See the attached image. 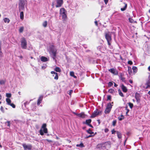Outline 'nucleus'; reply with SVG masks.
Segmentation results:
<instances>
[{
	"mask_svg": "<svg viewBox=\"0 0 150 150\" xmlns=\"http://www.w3.org/2000/svg\"><path fill=\"white\" fill-rule=\"evenodd\" d=\"M119 93L120 95V96H122V97L124 96L123 94L122 93L121 91H119Z\"/></svg>",
	"mask_w": 150,
	"mask_h": 150,
	"instance_id": "obj_46",
	"label": "nucleus"
},
{
	"mask_svg": "<svg viewBox=\"0 0 150 150\" xmlns=\"http://www.w3.org/2000/svg\"><path fill=\"white\" fill-rule=\"evenodd\" d=\"M89 125L90 127H93L91 125L89 124V125Z\"/></svg>",
	"mask_w": 150,
	"mask_h": 150,
	"instance_id": "obj_64",
	"label": "nucleus"
},
{
	"mask_svg": "<svg viewBox=\"0 0 150 150\" xmlns=\"http://www.w3.org/2000/svg\"><path fill=\"white\" fill-rule=\"evenodd\" d=\"M95 23L96 25H98V24H97V21H95Z\"/></svg>",
	"mask_w": 150,
	"mask_h": 150,
	"instance_id": "obj_63",
	"label": "nucleus"
},
{
	"mask_svg": "<svg viewBox=\"0 0 150 150\" xmlns=\"http://www.w3.org/2000/svg\"><path fill=\"white\" fill-rule=\"evenodd\" d=\"M6 101L7 103V104L8 105H9V104H10V103H11V100L8 98H7L6 99Z\"/></svg>",
	"mask_w": 150,
	"mask_h": 150,
	"instance_id": "obj_24",
	"label": "nucleus"
},
{
	"mask_svg": "<svg viewBox=\"0 0 150 150\" xmlns=\"http://www.w3.org/2000/svg\"><path fill=\"white\" fill-rule=\"evenodd\" d=\"M121 88L123 92H126L127 91V88L124 86V85H121Z\"/></svg>",
	"mask_w": 150,
	"mask_h": 150,
	"instance_id": "obj_18",
	"label": "nucleus"
},
{
	"mask_svg": "<svg viewBox=\"0 0 150 150\" xmlns=\"http://www.w3.org/2000/svg\"><path fill=\"white\" fill-rule=\"evenodd\" d=\"M116 132V131H115V130H114V129H113V130L112 131V134H115V132Z\"/></svg>",
	"mask_w": 150,
	"mask_h": 150,
	"instance_id": "obj_50",
	"label": "nucleus"
},
{
	"mask_svg": "<svg viewBox=\"0 0 150 150\" xmlns=\"http://www.w3.org/2000/svg\"><path fill=\"white\" fill-rule=\"evenodd\" d=\"M7 123H8V126H10V123L9 121H7Z\"/></svg>",
	"mask_w": 150,
	"mask_h": 150,
	"instance_id": "obj_55",
	"label": "nucleus"
},
{
	"mask_svg": "<svg viewBox=\"0 0 150 150\" xmlns=\"http://www.w3.org/2000/svg\"><path fill=\"white\" fill-rule=\"evenodd\" d=\"M118 119L119 120H122L124 119V116L122 115H121L120 116L118 117Z\"/></svg>",
	"mask_w": 150,
	"mask_h": 150,
	"instance_id": "obj_28",
	"label": "nucleus"
},
{
	"mask_svg": "<svg viewBox=\"0 0 150 150\" xmlns=\"http://www.w3.org/2000/svg\"><path fill=\"white\" fill-rule=\"evenodd\" d=\"M122 5L123 6V7L121 8V10L122 11H123L126 10L127 7V4L125 3H123Z\"/></svg>",
	"mask_w": 150,
	"mask_h": 150,
	"instance_id": "obj_14",
	"label": "nucleus"
},
{
	"mask_svg": "<svg viewBox=\"0 0 150 150\" xmlns=\"http://www.w3.org/2000/svg\"><path fill=\"white\" fill-rule=\"evenodd\" d=\"M148 69L149 71H150V66L148 67Z\"/></svg>",
	"mask_w": 150,
	"mask_h": 150,
	"instance_id": "obj_62",
	"label": "nucleus"
},
{
	"mask_svg": "<svg viewBox=\"0 0 150 150\" xmlns=\"http://www.w3.org/2000/svg\"><path fill=\"white\" fill-rule=\"evenodd\" d=\"M101 113V111H100L98 110H96L94 111V112L93 113L92 115L91 116V118H94L97 115L100 114Z\"/></svg>",
	"mask_w": 150,
	"mask_h": 150,
	"instance_id": "obj_6",
	"label": "nucleus"
},
{
	"mask_svg": "<svg viewBox=\"0 0 150 150\" xmlns=\"http://www.w3.org/2000/svg\"><path fill=\"white\" fill-rule=\"evenodd\" d=\"M91 122V120L90 119L86 120V124L88 125Z\"/></svg>",
	"mask_w": 150,
	"mask_h": 150,
	"instance_id": "obj_34",
	"label": "nucleus"
},
{
	"mask_svg": "<svg viewBox=\"0 0 150 150\" xmlns=\"http://www.w3.org/2000/svg\"><path fill=\"white\" fill-rule=\"evenodd\" d=\"M21 47L23 49H26L27 48V42L25 38H23L21 40Z\"/></svg>",
	"mask_w": 150,
	"mask_h": 150,
	"instance_id": "obj_4",
	"label": "nucleus"
},
{
	"mask_svg": "<svg viewBox=\"0 0 150 150\" xmlns=\"http://www.w3.org/2000/svg\"><path fill=\"white\" fill-rule=\"evenodd\" d=\"M73 113L75 115H76V116H78V113H75V112H73Z\"/></svg>",
	"mask_w": 150,
	"mask_h": 150,
	"instance_id": "obj_58",
	"label": "nucleus"
},
{
	"mask_svg": "<svg viewBox=\"0 0 150 150\" xmlns=\"http://www.w3.org/2000/svg\"><path fill=\"white\" fill-rule=\"evenodd\" d=\"M5 82V80H0V84L1 85L4 84Z\"/></svg>",
	"mask_w": 150,
	"mask_h": 150,
	"instance_id": "obj_33",
	"label": "nucleus"
},
{
	"mask_svg": "<svg viewBox=\"0 0 150 150\" xmlns=\"http://www.w3.org/2000/svg\"><path fill=\"white\" fill-rule=\"evenodd\" d=\"M47 22L46 21H45L44 22L42 23V25L44 27H46L47 26Z\"/></svg>",
	"mask_w": 150,
	"mask_h": 150,
	"instance_id": "obj_27",
	"label": "nucleus"
},
{
	"mask_svg": "<svg viewBox=\"0 0 150 150\" xmlns=\"http://www.w3.org/2000/svg\"><path fill=\"white\" fill-rule=\"evenodd\" d=\"M135 97L137 102L138 103H139L140 100V94L137 92L135 94Z\"/></svg>",
	"mask_w": 150,
	"mask_h": 150,
	"instance_id": "obj_12",
	"label": "nucleus"
},
{
	"mask_svg": "<svg viewBox=\"0 0 150 150\" xmlns=\"http://www.w3.org/2000/svg\"><path fill=\"white\" fill-rule=\"evenodd\" d=\"M110 41H107L108 42V45H110Z\"/></svg>",
	"mask_w": 150,
	"mask_h": 150,
	"instance_id": "obj_59",
	"label": "nucleus"
},
{
	"mask_svg": "<svg viewBox=\"0 0 150 150\" xmlns=\"http://www.w3.org/2000/svg\"><path fill=\"white\" fill-rule=\"evenodd\" d=\"M4 21L5 23H9L10 21V20L8 18H6L4 19Z\"/></svg>",
	"mask_w": 150,
	"mask_h": 150,
	"instance_id": "obj_22",
	"label": "nucleus"
},
{
	"mask_svg": "<svg viewBox=\"0 0 150 150\" xmlns=\"http://www.w3.org/2000/svg\"><path fill=\"white\" fill-rule=\"evenodd\" d=\"M18 5H25V2L24 0H19Z\"/></svg>",
	"mask_w": 150,
	"mask_h": 150,
	"instance_id": "obj_20",
	"label": "nucleus"
},
{
	"mask_svg": "<svg viewBox=\"0 0 150 150\" xmlns=\"http://www.w3.org/2000/svg\"><path fill=\"white\" fill-rule=\"evenodd\" d=\"M76 146L77 147H84V146L83 144L82 143H81L79 144H77Z\"/></svg>",
	"mask_w": 150,
	"mask_h": 150,
	"instance_id": "obj_31",
	"label": "nucleus"
},
{
	"mask_svg": "<svg viewBox=\"0 0 150 150\" xmlns=\"http://www.w3.org/2000/svg\"><path fill=\"white\" fill-rule=\"evenodd\" d=\"M113 85V83L112 82H109L108 83V86L110 87Z\"/></svg>",
	"mask_w": 150,
	"mask_h": 150,
	"instance_id": "obj_38",
	"label": "nucleus"
},
{
	"mask_svg": "<svg viewBox=\"0 0 150 150\" xmlns=\"http://www.w3.org/2000/svg\"><path fill=\"white\" fill-rule=\"evenodd\" d=\"M23 146L25 150H30L32 149V146L30 144L27 145L25 144H23Z\"/></svg>",
	"mask_w": 150,
	"mask_h": 150,
	"instance_id": "obj_8",
	"label": "nucleus"
},
{
	"mask_svg": "<svg viewBox=\"0 0 150 150\" xmlns=\"http://www.w3.org/2000/svg\"><path fill=\"white\" fill-rule=\"evenodd\" d=\"M128 71L129 74H130L132 73V70L131 68L130 67H128Z\"/></svg>",
	"mask_w": 150,
	"mask_h": 150,
	"instance_id": "obj_26",
	"label": "nucleus"
},
{
	"mask_svg": "<svg viewBox=\"0 0 150 150\" xmlns=\"http://www.w3.org/2000/svg\"><path fill=\"white\" fill-rule=\"evenodd\" d=\"M108 92L111 93H113L115 92L114 90L112 88L108 90Z\"/></svg>",
	"mask_w": 150,
	"mask_h": 150,
	"instance_id": "obj_30",
	"label": "nucleus"
},
{
	"mask_svg": "<svg viewBox=\"0 0 150 150\" xmlns=\"http://www.w3.org/2000/svg\"><path fill=\"white\" fill-rule=\"evenodd\" d=\"M132 69L133 70V72L134 73H135L137 71V68L136 67H133L132 68Z\"/></svg>",
	"mask_w": 150,
	"mask_h": 150,
	"instance_id": "obj_21",
	"label": "nucleus"
},
{
	"mask_svg": "<svg viewBox=\"0 0 150 150\" xmlns=\"http://www.w3.org/2000/svg\"><path fill=\"white\" fill-rule=\"evenodd\" d=\"M24 5H19V11H24Z\"/></svg>",
	"mask_w": 150,
	"mask_h": 150,
	"instance_id": "obj_13",
	"label": "nucleus"
},
{
	"mask_svg": "<svg viewBox=\"0 0 150 150\" xmlns=\"http://www.w3.org/2000/svg\"><path fill=\"white\" fill-rule=\"evenodd\" d=\"M55 76L54 77V79L56 80L58 79V76L57 73L56 74H55Z\"/></svg>",
	"mask_w": 150,
	"mask_h": 150,
	"instance_id": "obj_41",
	"label": "nucleus"
},
{
	"mask_svg": "<svg viewBox=\"0 0 150 150\" xmlns=\"http://www.w3.org/2000/svg\"><path fill=\"white\" fill-rule=\"evenodd\" d=\"M111 99V96H107V99L108 100H110Z\"/></svg>",
	"mask_w": 150,
	"mask_h": 150,
	"instance_id": "obj_49",
	"label": "nucleus"
},
{
	"mask_svg": "<svg viewBox=\"0 0 150 150\" xmlns=\"http://www.w3.org/2000/svg\"><path fill=\"white\" fill-rule=\"evenodd\" d=\"M87 132L88 133L91 134L94 133L93 132H92L90 129H89L88 130H87Z\"/></svg>",
	"mask_w": 150,
	"mask_h": 150,
	"instance_id": "obj_37",
	"label": "nucleus"
},
{
	"mask_svg": "<svg viewBox=\"0 0 150 150\" xmlns=\"http://www.w3.org/2000/svg\"><path fill=\"white\" fill-rule=\"evenodd\" d=\"M86 116V115H85L83 113H81L78 114V116L82 118H84Z\"/></svg>",
	"mask_w": 150,
	"mask_h": 150,
	"instance_id": "obj_15",
	"label": "nucleus"
},
{
	"mask_svg": "<svg viewBox=\"0 0 150 150\" xmlns=\"http://www.w3.org/2000/svg\"><path fill=\"white\" fill-rule=\"evenodd\" d=\"M9 105H10L13 108H14L15 107V105L13 103H10V104Z\"/></svg>",
	"mask_w": 150,
	"mask_h": 150,
	"instance_id": "obj_43",
	"label": "nucleus"
},
{
	"mask_svg": "<svg viewBox=\"0 0 150 150\" xmlns=\"http://www.w3.org/2000/svg\"><path fill=\"white\" fill-rule=\"evenodd\" d=\"M129 21L131 23H133L134 22H135V21H134L132 19L130 18H129Z\"/></svg>",
	"mask_w": 150,
	"mask_h": 150,
	"instance_id": "obj_36",
	"label": "nucleus"
},
{
	"mask_svg": "<svg viewBox=\"0 0 150 150\" xmlns=\"http://www.w3.org/2000/svg\"><path fill=\"white\" fill-rule=\"evenodd\" d=\"M129 81L131 83H132L133 82L131 80H129Z\"/></svg>",
	"mask_w": 150,
	"mask_h": 150,
	"instance_id": "obj_61",
	"label": "nucleus"
},
{
	"mask_svg": "<svg viewBox=\"0 0 150 150\" xmlns=\"http://www.w3.org/2000/svg\"><path fill=\"white\" fill-rule=\"evenodd\" d=\"M128 104H129V106L131 108H132L133 107V104L131 103H129Z\"/></svg>",
	"mask_w": 150,
	"mask_h": 150,
	"instance_id": "obj_39",
	"label": "nucleus"
},
{
	"mask_svg": "<svg viewBox=\"0 0 150 150\" xmlns=\"http://www.w3.org/2000/svg\"><path fill=\"white\" fill-rule=\"evenodd\" d=\"M46 140L49 142H52V141L51 140L48 139H46Z\"/></svg>",
	"mask_w": 150,
	"mask_h": 150,
	"instance_id": "obj_56",
	"label": "nucleus"
},
{
	"mask_svg": "<svg viewBox=\"0 0 150 150\" xmlns=\"http://www.w3.org/2000/svg\"><path fill=\"white\" fill-rule=\"evenodd\" d=\"M0 110L1 111V112L3 113H4V108L2 106H1V107Z\"/></svg>",
	"mask_w": 150,
	"mask_h": 150,
	"instance_id": "obj_42",
	"label": "nucleus"
},
{
	"mask_svg": "<svg viewBox=\"0 0 150 150\" xmlns=\"http://www.w3.org/2000/svg\"><path fill=\"white\" fill-rule=\"evenodd\" d=\"M112 105L110 103L108 104L107 107L105 111V114H108L110 112L112 108Z\"/></svg>",
	"mask_w": 150,
	"mask_h": 150,
	"instance_id": "obj_5",
	"label": "nucleus"
},
{
	"mask_svg": "<svg viewBox=\"0 0 150 150\" xmlns=\"http://www.w3.org/2000/svg\"><path fill=\"white\" fill-rule=\"evenodd\" d=\"M144 87L145 89L150 88V75L149 76L148 80L147 81Z\"/></svg>",
	"mask_w": 150,
	"mask_h": 150,
	"instance_id": "obj_7",
	"label": "nucleus"
},
{
	"mask_svg": "<svg viewBox=\"0 0 150 150\" xmlns=\"http://www.w3.org/2000/svg\"><path fill=\"white\" fill-rule=\"evenodd\" d=\"M70 75L71 76H74V73L73 71H71L70 73Z\"/></svg>",
	"mask_w": 150,
	"mask_h": 150,
	"instance_id": "obj_40",
	"label": "nucleus"
},
{
	"mask_svg": "<svg viewBox=\"0 0 150 150\" xmlns=\"http://www.w3.org/2000/svg\"><path fill=\"white\" fill-rule=\"evenodd\" d=\"M93 135H89V136H88L86 137V138H89V137H92L93 136Z\"/></svg>",
	"mask_w": 150,
	"mask_h": 150,
	"instance_id": "obj_57",
	"label": "nucleus"
},
{
	"mask_svg": "<svg viewBox=\"0 0 150 150\" xmlns=\"http://www.w3.org/2000/svg\"><path fill=\"white\" fill-rule=\"evenodd\" d=\"M128 64H130V65H132V62L131 61H129L128 62Z\"/></svg>",
	"mask_w": 150,
	"mask_h": 150,
	"instance_id": "obj_47",
	"label": "nucleus"
},
{
	"mask_svg": "<svg viewBox=\"0 0 150 150\" xmlns=\"http://www.w3.org/2000/svg\"><path fill=\"white\" fill-rule=\"evenodd\" d=\"M24 27H20L19 29V32L20 33H21L23 32V30H24Z\"/></svg>",
	"mask_w": 150,
	"mask_h": 150,
	"instance_id": "obj_32",
	"label": "nucleus"
},
{
	"mask_svg": "<svg viewBox=\"0 0 150 150\" xmlns=\"http://www.w3.org/2000/svg\"><path fill=\"white\" fill-rule=\"evenodd\" d=\"M110 146V143L108 142H106L104 143L100 144L96 146V148L100 149H106L107 147Z\"/></svg>",
	"mask_w": 150,
	"mask_h": 150,
	"instance_id": "obj_1",
	"label": "nucleus"
},
{
	"mask_svg": "<svg viewBox=\"0 0 150 150\" xmlns=\"http://www.w3.org/2000/svg\"><path fill=\"white\" fill-rule=\"evenodd\" d=\"M116 133H117V137H118V138H121V134H120V133L118 132V131H117L116 132Z\"/></svg>",
	"mask_w": 150,
	"mask_h": 150,
	"instance_id": "obj_29",
	"label": "nucleus"
},
{
	"mask_svg": "<svg viewBox=\"0 0 150 150\" xmlns=\"http://www.w3.org/2000/svg\"><path fill=\"white\" fill-rule=\"evenodd\" d=\"M6 96L8 98H10L11 97V95L10 93H6Z\"/></svg>",
	"mask_w": 150,
	"mask_h": 150,
	"instance_id": "obj_35",
	"label": "nucleus"
},
{
	"mask_svg": "<svg viewBox=\"0 0 150 150\" xmlns=\"http://www.w3.org/2000/svg\"><path fill=\"white\" fill-rule=\"evenodd\" d=\"M117 85L115 83H114V86L115 87H116L117 86Z\"/></svg>",
	"mask_w": 150,
	"mask_h": 150,
	"instance_id": "obj_60",
	"label": "nucleus"
},
{
	"mask_svg": "<svg viewBox=\"0 0 150 150\" xmlns=\"http://www.w3.org/2000/svg\"><path fill=\"white\" fill-rule=\"evenodd\" d=\"M56 49L54 48L51 50V52L52 53V54L53 56L52 57L54 59L56 57Z\"/></svg>",
	"mask_w": 150,
	"mask_h": 150,
	"instance_id": "obj_10",
	"label": "nucleus"
},
{
	"mask_svg": "<svg viewBox=\"0 0 150 150\" xmlns=\"http://www.w3.org/2000/svg\"><path fill=\"white\" fill-rule=\"evenodd\" d=\"M20 18L21 20H23L24 18L23 12V11H21L20 13Z\"/></svg>",
	"mask_w": 150,
	"mask_h": 150,
	"instance_id": "obj_23",
	"label": "nucleus"
},
{
	"mask_svg": "<svg viewBox=\"0 0 150 150\" xmlns=\"http://www.w3.org/2000/svg\"><path fill=\"white\" fill-rule=\"evenodd\" d=\"M54 70L58 72H60L61 70L60 69L59 67H56Z\"/></svg>",
	"mask_w": 150,
	"mask_h": 150,
	"instance_id": "obj_25",
	"label": "nucleus"
},
{
	"mask_svg": "<svg viewBox=\"0 0 150 150\" xmlns=\"http://www.w3.org/2000/svg\"><path fill=\"white\" fill-rule=\"evenodd\" d=\"M109 71L113 74H117V71L114 69H111L109 70Z\"/></svg>",
	"mask_w": 150,
	"mask_h": 150,
	"instance_id": "obj_19",
	"label": "nucleus"
},
{
	"mask_svg": "<svg viewBox=\"0 0 150 150\" xmlns=\"http://www.w3.org/2000/svg\"><path fill=\"white\" fill-rule=\"evenodd\" d=\"M108 131V129L107 128H106L105 129V132H107Z\"/></svg>",
	"mask_w": 150,
	"mask_h": 150,
	"instance_id": "obj_54",
	"label": "nucleus"
},
{
	"mask_svg": "<svg viewBox=\"0 0 150 150\" xmlns=\"http://www.w3.org/2000/svg\"><path fill=\"white\" fill-rule=\"evenodd\" d=\"M116 123V121L115 120L113 121L112 122V125L113 126H114L115 125Z\"/></svg>",
	"mask_w": 150,
	"mask_h": 150,
	"instance_id": "obj_44",
	"label": "nucleus"
},
{
	"mask_svg": "<svg viewBox=\"0 0 150 150\" xmlns=\"http://www.w3.org/2000/svg\"><path fill=\"white\" fill-rule=\"evenodd\" d=\"M105 38L107 41H111V33L109 32L106 33L105 34Z\"/></svg>",
	"mask_w": 150,
	"mask_h": 150,
	"instance_id": "obj_11",
	"label": "nucleus"
},
{
	"mask_svg": "<svg viewBox=\"0 0 150 150\" xmlns=\"http://www.w3.org/2000/svg\"><path fill=\"white\" fill-rule=\"evenodd\" d=\"M46 125L44 124L42 126L41 129L40 130V133L41 135H43L44 134L43 132L45 133H47V130L46 128Z\"/></svg>",
	"mask_w": 150,
	"mask_h": 150,
	"instance_id": "obj_3",
	"label": "nucleus"
},
{
	"mask_svg": "<svg viewBox=\"0 0 150 150\" xmlns=\"http://www.w3.org/2000/svg\"><path fill=\"white\" fill-rule=\"evenodd\" d=\"M51 73L52 74H57V73L54 71H52L51 72Z\"/></svg>",
	"mask_w": 150,
	"mask_h": 150,
	"instance_id": "obj_52",
	"label": "nucleus"
},
{
	"mask_svg": "<svg viewBox=\"0 0 150 150\" xmlns=\"http://www.w3.org/2000/svg\"><path fill=\"white\" fill-rule=\"evenodd\" d=\"M43 98L42 96H40L39 97L38 101V105H39L41 102V101Z\"/></svg>",
	"mask_w": 150,
	"mask_h": 150,
	"instance_id": "obj_17",
	"label": "nucleus"
},
{
	"mask_svg": "<svg viewBox=\"0 0 150 150\" xmlns=\"http://www.w3.org/2000/svg\"><path fill=\"white\" fill-rule=\"evenodd\" d=\"M104 2L106 4L108 2V0H104Z\"/></svg>",
	"mask_w": 150,
	"mask_h": 150,
	"instance_id": "obj_53",
	"label": "nucleus"
},
{
	"mask_svg": "<svg viewBox=\"0 0 150 150\" xmlns=\"http://www.w3.org/2000/svg\"><path fill=\"white\" fill-rule=\"evenodd\" d=\"M41 61L43 62H46L48 60L47 58L45 57L42 56L40 58Z\"/></svg>",
	"mask_w": 150,
	"mask_h": 150,
	"instance_id": "obj_16",
	"label": "nucleus"
},
{
	"mask_svg": "<svg viewBox=\"0 0 150 150\" xmlns=\"http://www.w3.org/2000/svg\"><path fill=\"white\" fill-rule=\"evenodd\" d=\"M125 108H126V109L127 110V112H126V114H127V113L129 112V109H128L127 108V107H126Z\"/></svg>",
	"mask_w": 150,
	"mask_h": 150,
	"instance_id": "obj_48",
	"label": "nucleus"
},
{
	"mask_svg": "<svg viewBox=\"0 0 150 150\" xmlns=\"http://www.w3.org/2000/svg\"><path fill=\"white\" fill-rule=\"evenodd\" d=\"M57 5L56 7L57 8L61 6L63 3V0H56Z\"/></svg>",
	"mask_w": 150,
	"mask_h": 150,
	"instance_id": "obj_9",
	"label": "nucleus"
},
{
	"mask_svg": "<svg viewBox=\"0 0 150 150\" xmlns=\"http://www.w3.org/2000/svg\"><path fill=\"white\" fill-rule=\"evenodd\" d=\"M60 14L62 17L63 20L66 21L67 18L66 11L64 8H62L60 10Z\"/></svg>",
	"mask_w": 150,
	"mask_h": 150,
	"instance_id": "obj_2",
	"label": "nucleus"
},
{
	"mask_svg": "<svg viewBox=\"0 0 150 150\" xmlns=\"http://www.w3.org/2000/svg\"><path fill=\"white\" fill-rule=\"evenodd\" d=\"M72 92H73V91L72 90H70L69 91L68 94L70 95H71Z\"/></svg>",
	"mask_w": 150,
	"mask_h": 150,
	"instance_id": "obj_45",
	"label": "nucleus"
},
{
	"mask_svg": "<svg viewBox=\"0 0 150 150\" xmlns=\"http://www.w3.org/2000/svg\"><path fill=\"white\" fill-rule=\"evenodd\" d=\"M121 80L123 81H125V78L123 77H121Z\"/></svg>",
	"mask_w": 150,
	"mask_h": 150,
	"instance_id": "obj_51",
	"label": "nucleus"
}]
</instances>
